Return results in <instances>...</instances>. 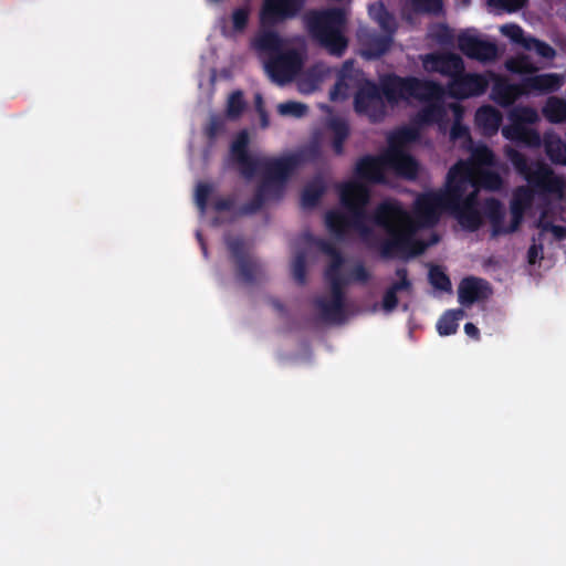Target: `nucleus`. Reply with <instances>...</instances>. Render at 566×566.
Returning a JSON list of instances; mask_svg holds the SVG:
<instances>
[{
  "label": "nucleus",
  "instance_id": "1",
  "mask_svg": "<svg viewBox=\"0 0 566 566\" xmlns=\"http://www.w3.org/2000/svg\"><path fill=\"white\" fill-rule=\"evenodd\" d=\"M460 166H452L447 175L444 190L420 193L413 203L412 213L400 201L387 199L377 205L373 211V223L381 228L386 238L379 242L382 259H402L422 254L428 243L417 238L421 228L434 227L443 211H450L455 199L454 175Z\"/></svg>",
  "mask_w": 566,
  "mask_h": 566
},
{
  "label": "nucleus",
  "instance_id": "2",
  "mask_svg": "<svg viewBox=\"0 0 566 566\" xmlns=\"http://www.w3.org/2000/svg\"><path fill=\"white\" fill-rule=\"evenodd\" d=\"M321 156V149L317 144H312L301 151L277 157L276 160L264 164V179L258 185L255 192L250 201L240 206L235 214L252 216L259 212L264 206L266 199L274 195L280 198L284 184L290 176L303 164L315 161Z\"/></svg>",
  "mask_w": 566,
  "mask_h": 566
},
{
  "label": "nucleus",
  "instance_id": "3",
  "mask_svg": "<svg viewBox=\"0 0 566 566\" xmlns=\"http://www.w3.org/2000/svg\"><path fill=\"white\" fill-rule=\"evenodd\" d=\"M346 22V12L342 8L313 10L305 17L311 36L329 54L338 57L344 55L348 46V40L344 34Z\"/></svg>",
  "mask_w": 566,
  "mask_h": 566
},
{
  "label": "nucleus",
  "instance_id": "4",
  "mask_svg": "<svg viewBox=\"0 0 566 566\" xmlns=\"http://www.w3.org/2000/svg\"><path fill=\"white\" fill-rule=\"evenodd\" d=\"M506 156L516 170L528 184V192L537 195H560L565 188L564 180L542 161H530L520 150L510 148ZM527 190V188H525Z\"/></svg>",
  "mask_w": 566,
  "mask_h": 566
},
{
  "label": "nucleus",
  "instance_id": "5",
  "mask_svg": "<svg viewBox=\"0 0 566 566\" xmlns=\"http://www.w3.org/2000/svg\"><path fill=\"white\" fill-rule=\"evenodd\" d=\"M382 86L385 96L390 104L408 97L420 101L441 99L444 94L443 87L434 81L420 80L413 76L401 77L397 74L382 76Z\"/></svg>",
  "mask_w": 566,
  "mask_h": 566
},
{
  "label": "nucleus",
  "instance_id": "6",
  "mask_svg": "<svg viewBox=\"0 0 566 566\" xmlns=\"http://www.w3.org/2000/svg\"><path fill=\"white\" fill-rule=\"evenodd\" d=\"M338 191L340 205L347 210L350 228L367 239L373 233L371 228L366 224L367 219L373 221V214L369 217L366 211L370 199L369 189L358 180H350L343 182Z\"/></svg>",
  "mask_w": 566,
  "mask_h": 566
},
{
  "label": "nucleus",
  "instance_id": "7",
  "mask_svg": "<svg viewBox=\"0 0 566 566\" xmlns=\"http://www.w3.org/2000/svg\"><path fill=\"white\" fill-rule=\"evenodd\" d=\"M531 202V195L528 190L518 188L514 193L511 205V223L504 227V209L501 201L496 198H489L483 203V213L491 223V237L496 238L501 234L515 232L522 220L524 206Z\"/></svg>",
  "mask_w": 566,
  "mask_h": 566
},
{
  "label": "nucleus",
  "instance_id": "8",
  "mask_svg": "<svg viewBox=\"0 0 566 566\" xmlns=\"http://www.w3.org/2000/svg\"><path fill=\"white\" fill-rule=\"evenodd\" d=\"M386 102L382 77L379 85L368 78L359 81L354 95V109L358 115L367 116L371 123L381 122L387 113Z\"/></svg>",
  "mask_w": 566,
  "mask_h": 566
},
{
  "label": "nucleus",
  "instance_id": "9",
  "mask_svg": "<svg viewBox=\"0 0 566 566\" xmlns=\"http://www.w3.org/2000/svg\"><path fill=\"white\" fill-rule=\"evenodd\" d=\"M469 185L455 182V199L450 206V213L457 219L461 228L469 232L478 231L483 224V216L479 210L478 192L474 190L464 197Z\"/></svg>",
  "mask_w": 566,
  "mask_h": 566
},
{
  "label": "nucleus",
  "instance_id": "10",
  "mask_svg": "<svg viewBox=\"0 0 566 566\" xmlns=\"http://www.w3.org/2000/svg\"><path fill=\"white\" fill-rule=\"evenodd\" d=\"M228 251L235 263L238 277L252 284L265 279L263 264L248 252L245 242L240 237H228L226 239Z\"/></svg>",
  "mask_w": 566,
  "mask_h": 566
},
{
  "label": "nucleus",
  "instance_id": "11",
  "mask_svg": "<svg viewBox=\"0 0 566 566\" xmlns=\"http://www.w3.org/2000/svg\"><path fill=\"white\" fill-rule=\"evenodd\" d=\"M303 67V57L295 49L273 54L265 63V70L273 82L284 85L293 81Z\"/></svg>",
  "mask_w": 566,
  "mask_h": 566
},
{
  "label": "nucleus",
  "instance_id": "12",
  "mask_svg": "<svg viewBox=\"0 0 566 566\" xmlns=\"http://www.w3.org/2000/svg\"><path fill=\"white\" fill-rule=\"evenodd\" d=\"M305 0H263L260 19L263 25L281 24L295 19L304 9Z\"/></svg>",
  "mask_w": 566,
  "mask_h": 566
},
{
  "label": "nucleus",
  "instance_id": "13",
  "mask_svg": "<svg viewBox=\"0 0 566 566\" xmlns=\"http://www.w3.org/2000/svg\"><path fill=\"white\" fill-rule=\"evenodd\" d=\"M495 156L493 151L484 144L472 148L468 160H459L453 166H460L454 175V181L462 185H470L476 170L494 166Z\"/></svg>",
  "mask_w": 566,
  "mask_h": 566
},
{
  "label": "nucleus",
  "instance_id": "14",
  "mask_svg": "<svg viewBox=\"0 0 566 566\" xmlns=\"http://www.w3.org/2000/svg\"><path fill=\"white\" fill-rule=\"evenodd\" d=\"M489 81L482 74L465 73L464 71L448 83V93L457 99L480 96L488 90Z\"/></svg>",
  "mask_w": 566,
  "mask_h": 566
},
{
  "label": "nucleus",
  "instance_id": "15",
  "mask_svg": "<svg viewBox=\"0 0 566 566\" xmlns=\"http://www.w3.org/2000/svg\"><path fill=\"white\" fill-rule=\"evenodd\" d=\"M422 65L428 73H439L452 81L465 70L462 57L451 52H433L422 57Z\"/></svg>",
  "mask_w": 566,
  "mask_h": 566
},
{
  "label": "nucleus",
  "instance_id": "16",
  "mask_svg": "<svg viewBox=\"0 0 566 566\" xmlns=\"http://www.w3.org/2000/svg\"><path fill=\"white\" fill-rule=\"evenodd\" d=\"M385 157L386 151L377 156L360 157L355 166L356 177L369 184H384L386 181L385 172L388 170Z\"/></svg>",
  "mask_w": 566,
  "mask_h": 566
},
{
  "label": "nucleus",
  "instance_id": "17",
  "mask_svg": "<svg viewBox=\"0 0 566 566\" xmlns=\"http://www.w3.org/2000/svg\"><path fill=\"white\" fill-rule=\"evenodd\" d=\"M458 45L470 59L481 62H491L497 57V46L493 42L479 39L474 35H459Z\"/></svg>",
  "mask_w": 566,
  "mask_h": 566
},
{
  "label": "nucleus",
  "instance_id": "18",
  "mask_svg": "<svg viewBox=\"0 0 566 566\" xmlns=\"http://www.w3.org/2000/svg\"><path fill=\"white\" fill-rule=\"evenodd\" d=\"M492 293L486 280L467 276L458 286V301L464 307H470L476 302L486 300Z\"/></svg>",
  "mask_w": 566,
  "mask_h": 566
},
{
  "label": "nucleus",
  "instance_id": "19",
  "mask_svg": "<svg viewBox=\"0 0 566 566\" xmlns=\"http://www.w3.org/2000/svg\"><path fill=\"white\" fill-rule=\"evenodd\" d=\"M525 96L523 82L511 83L507 77L497 76L492 85L490 97L503 108L511 107L514 103Z\"/></svg>",
  "mask_w": 566,
  "mask_h": 566
},
{
  "label": "nucleus",
  "instance_id": "20",
  "mask_svg": "<svg viewBox=\"0 0 566 566\" xmlns=\"http://www.w3.org/2000/svg\"><path fill=\"white\" fill-rule=\"evenodd\" d=\"M386 164L388 170L405 179L413 180L419 172V164L415 157L407 151H386Z\"/></svg>",
  "mask_w": 566,
  "mask_h": 566
},
{
  "label": "nucleus",
  "instance_id": "21",
  "mask_svg": "<svg viewBox=\"0 0 566 566\" xmlns=\"http://www.w3.org/2000/svg\"><path fill=\"white\" fill-rule=\"evenodd\" d=\"M363 53L368 59H379L385 55L394 43L390 34H379L368 31L359 35Z\"/></svg>",
  "mask_w": 566,
  "mask_h": 566
},
{
  "label": "nucleus",
  "instance_id": "22",
  "mask_svg": "<svg viewBox=\"0 0 566 566\" xmlns=\"http://www.w3.org/2000/svg\"><path fill=\"white\" fill-rule=\"evenodd\" d=\"M314 306L319 314V318L325 323H342L345 319V302L318 296L314 300Z\"/></svg>",
  "mask_w": 566,
  "mask_h": 566
},
{
  "label": "nucleus",
  "instance_id": "23",
  "mask_svg": "<svg viewBox=\"0 0 566 566\" xmlns=\"http://www.w3.org/2000/svg\"><path fill=\"white\" fill-rule=\"evenodd\" d=\"M525 95L532 92L542 94L553 93L559 90L562 78L555 73L526 76L522 78Z\"/></svg>",
  "mask_w": 566,
  "mask_h": 566
},
{
  "label": "nucleus",
  "instance_id": "24",
  "mask_svg": "<svg viewBox=\"0 0 566 566\" xmlns=\"http://www.w3.org/2000/svg\"><path fill=\"white\" fill-rule=\"evenodd\" d=\"M259 20L260 31L253 40L254 48L259 51L271 52L274 54L281 52L283 41L280 34L273 30L277 24L263 25L260 18Z\"/></svg>",
  "mask_w": 566,
  "mask_h": 566
},
{
  "label": "nucleus",
  "instance_id": "25",
  "mask_svg": "<svg viewBox=\"0 0 566 566\" xmlns=\"http://www.w3.org/2000/svg\"><path fill=\"white\" fill-rule=\"evenodd\" d=\"M474 120L484 135L492 136L500 128L502 114L491 105H483L478 108Z\"/></svg>",
  "mask_w": 566,
  "mask_h": 566
},
{
  "label": "nucleus",
  "instance_id": "26",
  "mask_svg": "<svg viewBox=\"0 0 566 566\" xmlns=\"http://www.w3.org/2000/svg\"><path fill=\"white\" fill-rule=\"evenodd\" d=\"M545 153L555 165L566 166V144L555 133H545L543 137Z\"/></svg>",
  "mask_w": 566,
  "mask_h": 566
},
{
  "label": "nucleus",
  "instance_id": "27",
  "mask_svg": "<svg viewBox=\"0 0 566 566\" xmlns=\"http://www.w3.org/2000/svg\"><path fill=\"white\" fill-rule=\"evenodd\" d=\"M419 138V130L413 127H400L387 137L388 148L385 151H406L405 147Z\"/></svg>",
  "mask_w": 566,
  "mask_h": 566
},
{
  "label": "nucleus",
  "instance_id": "28",
  "mask_svg": "<svg viewBox=\"0 0 566 566\" xmlns=\"http://www.w3.org/2000/svg\"><path fill=\"white\" fill-rule=\"evenodd\" d=\"M332 132V148L338 156L344 153V144L349 136V126L347 122L339 117L331 118L327 125Z\"/></svg>",
  "mask_w": 566,
  "mask_h": 566
},
{
  "label": "nucleus",
  "instance_id": "29",
  "mask_svg": "<svg viewBox=\"0 0 566 566\" xmlns=\"http://www.w3.org/2000/svg\"><path fill=\"white\" fill-rule=\"evenodd\" d=\"M325 224L328 231L338 240L344 239L350 228L348 214L339 210L327 211Z\"/></svg>",
  "mask_w": 566,
  "mask_h": 566
},
{
  "label": "nucleus",
  "instance_id": "30",
  "mask_svg": "<svg viewBox=\"0 0 566 566\" xmlns=\"http://www.w3.org/2000/svg\"><path fill=\"white\" fill-rule=\"evenodd\" d=\"M544 117L553 124L566 122V98L549 96L542 108Z\"/></svg>",
  "mask_w": 566,
  "mask_h": 566
},
{
  "label": "nucleus",
  "instance_id": "31",
  "mask_svg": "<svg viewBox=\"0 0 566 566\" xmlns=\"http://www.w3.org/2000/svg\"><path fill=\"white\" fill-rule=\"evenodd\" d=\"M277 158H255L248 155L244 158L235 161L239 172L248 180L252 179L258 172H261L264 179V164L268 161L276 160Z\"/></svg>",
  "mask_w": 566,
  "mask_h": 566
},
{
  "label": "nucleus",
  "instance_id": "32",
  "mask_svg": "<svg viewBox=\"0 0 566 566\" xmlns=\"http://www.w3.org/2000/svg\"><path fill=\"white\" fill-rule=\"evenodd\" d=\"M326 191L325 184L322 179L317 178L308 182L301 196V206L304 209H313L315 208L323 195Z\"/></svg>",
  "mask_w": 566,
  "mask_h": 566
},
{
  "label": "nucleus",
  "instance_id": "33",
  "mask_svg": "<svg viewBox=\"0 0 566 566\" xmlns=\"http://www.w3.org/2000/svg\"><path fill=\"white\" fill-rule=\"evenodd\" d=\"M473 175V180L470 182L469 187H473L475 189L481 187L488 190L495 191L501 189L503 185V180L500 174L494 170L483 168L476 170V172H474Z\"/></svg>",
  "mask_w": 566,
  "mask_h": 566
},
{
  "label": "nucleus",
  "instance_id": "34",
  "mask_svg": "<svg viewBox=\"0 0 566 566\" xmlns=\"http://www.w3.org/2000/svg\"><path fill=\"white\" fill-rule=\"evenodd\" d=\"M465 316L462 308L446 311L437 323V331L441 336H449L457 333L459 321Z\"/></svg>",
  "mask_w": 566,
  "mask_h": 566
},
{
  "label": "nucleus",
  "instance_id": "35",
  "mask_svg": "<svg viewBox=\"0 0 566 566\" xmlns=\"http://www.w3.org/2000/svg\"><path fill=\"white\" fill-rule=\"evenodd\" d=\"M325 279L329 283L331 295L333 300L345 302V292L344 287L349 282V280L342 273V268L337 270L331 271V269L325 270Z\"/></svg>",
  "mask_w": 566,
  "mask_h": 566
},
{
  "label": "nucleus",
  "instance_id": "36",
  "mask_svg": "<svg viewBox=\"0 0 566 566\" xmlns=\"http://www.w3.org/2000/svg\"><path fill=\"white\" fill-rule=\"evenodd\" d=\"M444 116L446 109L441 103H429L417 113L416 122L432 125L441 122Z\"/></svg>",
  "mask_w": 566,
  "mask_h": 566
},
{
  "label": "nucleus",
  "instance_id": "37",
  "mask_svg": "<svg viewBox=\"0 0 566 566\" xmlns=\"http://www.w3.org/2000/svg\"><path fill=\"white\" fill-rule=\"evenodd\" d=\"M509 118L512 123L521 125L534 124L538 120V114L535 108L531 106H515L511 109Z\"/></svg>",
  "mask_w": 566,
  "mask_h": 566
},
{
  "label": "nucleus",
  "instance_id": "38",
  "mask_svg": "<svg viewBox=\"0 0 566 566\" xmlns=\"http://www.w3.org/2000/svg\"><path fill=\"white\" fill-rule=\"evenodd\" d=\"M317 245L323 253L331 256V262L326 269H331V271H334L343 266L345 261L344 256L334 243L327 240H319L317 242Z\"/></svg>",
  "mask_w": 566,
  "mask_h": 566
},
{
  "label": "nucleus",
  "instance_id": "39",
  "mask_svg": "<svg viewBox=\"0 0 566 566\" xmlns=\"http://www.w3.org/2000/svg\"><path fill=\"white\" fill-rule=\"evenodd\" d=\"M429 283L437 290L442 292H451L452 285L450 277L443 272L439 265H432L428 273Z\"/></svg>",
  "mask_w": 566,
  "mask_h": 566
},
{
  "label": "nucleus",
  "instance_id": "40",
  "mask_svg": "<svg viewBox=\"0 0 566 566\" xmlns=\"http://www.w3.org/2000/svg\"><path fill=\"white\" fill-rule=\"evenodd\" d=\"M247 103L242 91L238 90L230 94L227 102V115L231 119L239 118L245 109Z\"/></svg>",
  "mask_w": 566,
  "mask_h": 566
},
{
  "label": "nucleus",
  "instance_id": "41",
  "mask_svg": "<svg viewBox=\"0 0 566 566\" xmlns=\"http://www.w3.org/2000/svg\"><path fill=\"white\" fill-rule=\"evenodd\" d=\"M249 135L245 130L240 132L230 146V154L232 160L235 163L245 156L250 155L249 153Z\"/></svg>",
  "mask_w": 566,
  "mask_h": 566
},
{
  "label": "nucleus",
  "instance_id": "42",
  "mask_svg": "<svg viewBox=\"0 0 566 566\" xmlns=\"http://www.w3.org/2000/svg\"><path fill=\"white\" fill-rule=\"evenodd\" d=\"M524 48L528 51H535L537 55L546 60H552L556 55V51L552 45L536 38H527Z\"/></svg>",
  "mask_w": 566,
  "mask_h": 566
},
{
  "label": "nucleus",
  "instance_id": "43",
  "mask_svg": "<svg viewBox=\"0 0 566 566\" xmlns=\"http://www.w3.org/2000/svg\"><path fill=\"white\" fill-rule=\"evenodd\" d=\"M375 19L385 34H390L391 38H394L397 32L398 24L394 14L390 13L384 4H380V9Z\"/></svg>",
  "mask_w": 566,
  "mask_h": 566
},
{
  "label": "nucleus",
  "instance_id": "44",
  "mask_svg": "<svg viewBox=\"0 0 566 566\" xmlns=\"http://www.w3.org/2000/svg\"><path fill=\"white\" fill-rule=\"evenodd\" d=\"M505 67L514 74H528L535 71L527 56L512 57L505 62Z\"/></svg>",
  "mask_w": 566,
  "mask_h": 566
},
{
  "label": "nucleus",
  "instance_id": "45",
  "mask_svg": "<svg viewBox=\"0 0 566 566\" xmlns=\"http://www.w3.org/2000/svg\"><path fill=\"white\" fill-rule=\"evenodd\" d=\"M214 190L212 184L198 182L195 191V202L200 212L203 214L208 207V200L211 192Z\"/></svg>",
  "mask_w": 566,
  "mask_h": 566
},
{
  "label": "nucleus",
  "instance_id": "46",
  "mask_svg": "<svg viewBox=\"0 0 566 566\" xmlns=\"http://www.w3.org/2000/svg\"><path fill=\"white\" fill-rule=\"evenodd\" d=\"M292 274L298 285L306 283V254L297 252L292 262Z\"/></svg>",
  "mask_w": 566,
  "mask_h": 566
},
{
  "label": "nucleus",
  "instance_id": "47",
  "mask_svg": "<svg viewBox=\"0 0 566 566\" xmlns=\"http://www.w3.org/2000/svg\"><path fill=\"white\" fill-rule=\"evenodd\" d=\"M277 109L283 116H293L296 118H300L307 113V106L305 104L293 101L281 103Z\"/></svg>",
  "mask_w": 566,
  "mask_h": 566
},
{
  "label": "nucleus",
  "instance_id": "48",
  "mask_svg": "<svg viewBox=\"0 0 566 566\" xmlns=\"http://www.w3.org/2000/svg\"><path fill=\"white\" fill-rule=\"evenodd\" d=\"M501 33L509 38L512 42L522 44L527 41V38L524 36L523 29L515 23H507L501 27Z\"/></svg>",
  "mask_w": 566,
  "mask_h": 566
},
{
  "label": "nucleus",
  "instance_id": "49",
  "mask_svg": "<svg viewBox=\"0 0 566 566\" xmlns=\"http://www.w3.org/2000/svg\"><path fill=\"white\" fill-rule=\"evenodd\" d=\"M249 15L250 9L247 6L234 9L232 12L233 29L238 32L244 31L249 22Z\"/></svg>",
  "mask_w": 566,
  "mask_h": 566
},
{
  "label": "nucleus",
  "instance_id": "50",
  "mask_svg": "<svg viewBox=\"0 0 566 566\" xmlns=\"http://www.w3.org/2000/svg\"><path fill=\"white\" fill-rule=\"evenodd\" d=\"M396 276L399 279L398 281L394 282L390 287L395 292H402V291H411L412 283L408 277V270L405 266L397 268L395 271Z\"/></svg>",
  "mask_w": 566,
  "mask_h": 566
},
{
  "label": "nucleus",
  "instance_id": "51",
  "mask_svg": "<svg viewBox=\"0 0 566 566\" xmlns=\"http://www.w3.org/2000/svg\"><path fill=\"white\" fill-rule=\"evenodd\" d=\"M416 10L427 13H439L442 10L441 0H412Z\"/></svg>",
  "mask_w": 566,
  "mask_h": 566
},
{
  "label": "nucleus",
  "instance_id": "52",
  "mask_svg": "<svg viewBox=\"0 0 566 566\" xmlns=\"http://www.w3.org/2000/svg\"><path fill=\"white\" fill-rule=\"evenodd\" d=\"M224 128V122L219 116H211L205 128V134L209 140H214Z\"/></svg>",
  "mask_w": 566,
  "mask_h": 566
},
{
  "label": "nucleus",
  "instance_id": "53",
  "mask_svg": "<svg viewBox=\"0 0 566 566\" xmlns=\"http://www.w3.org/2000/svg\"><path fill=\"white\" fill-rule=\"evenodd\" d=\"M488 2L491 7L503 9L507 12H514L522 9L526 0H488Z\"/></svg>",
  "mask_w": 566,
  "mask_h": 566
},
{
  "label": "nucleus",
  "instance_id": "54",
  "mask_svg": "<svg viewBox=\"0 0 566 566\" xmlns=\"http://www.w3.org/2000/svg\"><path fill=\"white\" fill-rule=\"evenodd\" d=\"M520 143L528 147H538L542 143L541 135L537 130L525 126Z\"/></svg>",
  "mask_w": 566,
  "mask_h": 566
},
{
  "label": "nucleus",
  "instance_id": "55",
  "mask_svg": "<svg viewBox=\"0 0 566 566\" xmlns=\"http://www.w3.org/2000/svg\"><path fill=\"white\" fill-rule=\"evenodd\" d=\"M398 305L397 292L390 286L386 290L382 296V310L386 313H391Z\"/></svg>",
  "mask_w": 566,
  "mask_h": 566
},
{
  "label": "nucleus",
  "instance_id": "56",
  "mask_svg": "<svg viewBox=\"0 0 566 566\" xmlns=\"http://www.w3.org/2000/svg\"><path fill=\"white\" fill-rule=\"evenodd\" d=\"M234 207H235L234 196L217 198L212 203V208L217 212L232 211L234 209Z\"/></svg>",
  "mask_w": 566,
  "mask_h": 566
},
{
  "label": "nucleus",
  "instance_id": "57",
  "mask_svg": "<svg viewBox=\"0 0 566 566\" xmlns=\"http://www.w3.org/2000/svg\"><path fill=\"white\" fill-rule=\"evenodd\" d=\"M525 126L518 123H512L510 126L503 128V135L511 140L520 143Z\"/></svg>",
  "mask_w": 566,
  "mask_h": 566
},
{
  "label": "nucleus",
  "instance_id": "58",
  "mask_svg": "<svg viewBox=\"0 0 566 566\" xmlns=\"http://www.w3.org/2000/svg\"><path fill=\"white\" fill-rule=\"evenodd\" d=\"M369 277L370 274L365 268V265L363 263H358L352 269L350 275L347 279L355 282L366 283L369 280Z\"/></svg>",
  "mask_w": 566,
  "mask_h": 566
},
{
  "label": "nucleus",
  "instance_id": "59",
  "mask_svg": "<svg viewBox=\"0 0 566 566\" xmlns=\"http://www.w3.org/2000/svg\"><path fill=\"white\" fill-rule=\"evenodd\" d=\"M450 137L453 140L470 138L469 128L459 122H455L450 129Z\"/></svg>",
  "mask_w": 566,
  "mask_h": 566
},
{
  "label": "nucleus",
  "instance_id": "60",
  "mask_svg": "<svg viewBox=\"0 0 566 566\" xmlns=\"http://www.w3.org/2000/svg\"><path fill=\"white\" fill-rule=\"evenodd\" d=\"M543 253V244L536 243V239L533 238V244L528 248L527 251V261L530 264H535L538 259H542Z\"/></svg>",
  "mask_w": 566,
  "mask_h": 566
},
{
  "label": "nucleus",
  "instance_id": "61",
  "mask_svg": "<svg viewBox=\"0 0 566 566\" xmlns=\"http://www.w3.org/2000/svg\"><path fill=\"white\" fill-rule=\"evenodd\" d=\"M352 66V62H345L344 63V66L342 69V72H340V78L339 81L336 83L334 90L331 92V97L332 99L335 98V95L337 93V91H339L343 86H347L345 83H344V80L348 77V74H347V71H348V67Z\"/></svg>",
  "mask_w": 566,
  "mask_h": 566
},
{
  "label": "nucleus",
  "instance_id": "62",
  "mask_svg": "<svg viewBox=\"0 0 566 566\" xmlns=\"http://www.w3.org/2000/svg\"><path fill=\"white\" fill-rule=\"evenodd\" d=\"M554 223L549 220H546L545 219V214L543 213L541 216V218L538 219L537 223H536V227L541 230L539 232V238L545 233V232H552V228H553Z\"/></svg>",
  "mask_w": 566,
  "mask_h": 566
},
{
  "label": "nucleus",
  "instance_id": "63",
  "mask_svg": "<svg viewBox=\"0 0 566 566\" xmlns=\"http://www.w3.org/2000/svg\"><path fill=\"white\" fill-rule=\"evenodd\" d=\"M464 332L469 337L479 339L480 331L473 323H467L464 325Z\"/></svg>",
  "mask_w": 566,
  "mask_h": 566
},
{
  "label": "nucleus",
  "instance_id": "64",
  "mask_svg": "<svg viewBox=\"0 0 566 566\" xmlns=\"http://www.w3.org/2000/svg\"><path fill=\"white\" fill-rule=\"evenodd\" d=\"M552 233L556 239L562 240L566 238V227L554 224L552 228Z\"/></svg>",
  "mask_w": 566,
  "mask_h": 566
}]
</instances>
